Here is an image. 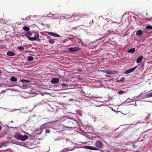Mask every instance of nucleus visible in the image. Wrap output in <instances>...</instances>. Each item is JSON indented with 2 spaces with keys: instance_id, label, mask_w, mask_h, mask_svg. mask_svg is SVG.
Segmentation results:
<instances>
[{
  "instance_id": "f257e3e1",
  "label": "nucleus",
  "mask_w": 152,
  "mask_h": 152,
  "mask_svg": "<svg viewBox=\"0 0 152 152\" xmlns=\"http://www.w3.org/2000/svg\"><path fill=\"white\" fill-rule=\"evenodd\" d=\"M94 145L95 147L87 146L86 148L91 150H98L103 148V144L101 141L97 140L95 143Z\"/></svg>"
},
{
  "instance_id": "f03ea898",
  "label": "nucleus",
  "mask_w": 152,
  "mask_h": 152,
  "mask_svg": "<svg viewBox=\"0 0 152 152\" xmlns=\"http://www.w3.org/2000/svg\"><path fill=\"white\" fill-rule=\"evenodd\" d=\"M31 36L33 37H31L29 38V39L31 41H34L39 38V34L35 32H32L31 33Z\"/></svg>"
},
{
  "instance_id": "7ed1b4c3",
  "label": "nucleus",
  "mask_w": 152,
  "mask_h": 152,
  "mask_svg": "<svg viewBox=\"0 0 152 152\" xmlns=\"http://www.w3.org/2000/svg\"><path fill=\"white\" fill-rule=\"evenodd\" d=\"M137 66H136L134 67L133 68H131L127 70H126L125 72V74H128L130 73H131L132 72H133L134 70H135L137 68Z\"/></svg>"
},
{
  "instance_id": "20e7f679",
  "label": "nucleus",
  "mask_w": 152,
  "mask_h": 152,
  "mask_svg": "<svg viewBox=\"0 0 152 152\" xmlns=\"http://www.w3.org/2000/svg\"><path fill=\"white\" fill-rule=\"evenodd\" d=\"M140 141L137 140L135 141L133 143V144L132 145V146L133 148H137L139 144V143H140Z\"/></svg>"
},
{
  "instance_id": "39448f33",
  "label": "nucleus",
  "mask_w": 152,
  "mask_h": 152,
  "mask_svg": "<svg viewBox=\"0 0 152 152\" xmlns=\"http://www.w3.org/2000/svg\"><path fill=\"white\" fill-rule=\"evenodd\" d=\"M59 81V79L57 78H52L51 80V82L52 83L56 84Z\"/></svg>"
},
{
  "instance_id": "423d86ee",
  "label": "nucleus",
  "mask_w": 152,
  "mask_h": 152,
  "mask_svg": "<svg viewBox=\"0 0 152 152\" xmlns=\"http://www.w3.org/2000/svg\"><path fill=\"white\" fill-rule=\"evenodd\" d=\"M80 48L78 47H75L74 48H70L69 49V50L71 52L76 51L79 50Z\"/></svg>"
},
{
  "instance_id": "0eeeda50",
  "label": "nucleus",
  "mask_w": 152,
  "mask_h": 152,
  "mask_svg": "<svg viewBox=\"0 0 152 152\" xmlns=\"http://www.w3.org/2000/svg\"><path fill=\"white\" fill-rule=\"evenodd\" d=\"M20 137V140H21L22 141H25L28 138V137L26 135H25L24 136L21 135Z\"/></svg>"
},
{
  "instance_id": "6e6552de",
  "label": "nucleus",
  "mask_w": 152,
  "mask_h": 152,
  "mask_svg": "<svg viewBox=\"0 0 152 152\" xmlns=\"http://www.w3.org/2000/svg\"><path fill=\"white\" fill-rule=\"evenodd\" d=\"M142 31L141 30H139L137 31L136 35L137 36H140L142 35Z\"/></svg>"
},
{
  "instance_id": "1a4fd4ad",
  "label": "nucleus",
  "mask_w": 152,
  "mask_h": 152,
  "mask_svg": "<svg viewBox=\"0 0 152 152\" xmlns=\"http://www.w3.org/2000/svg\"><path fill=\"white\" fill-rule=\"evenodd\" d=\"M7 54L9 56H12L15 55V53L13 52L9 51L7 53Z\"/></svg>"
},
{
  "instance_id": "9d476101",
  "label": "nucleus",
  "mask_w": 152,
  "mask_h": 152,
  "mask_svg": "<svg viewBox=\"0 0 152 152\" xmlns=\"http://www.w3.org/2000/svg\"><path fill=\"white\" fill-rule=\"evenodd\" d=\"M143 58V56H141L137 58V59L136 62L137 63H140Z\"/></svg>"
},
{
  "instance_id": "9b49d317",
  "label": "nucleus",
  "mask_w": 152,
  "mask_h": 152,
  "mask_svg": "<svg viewBox=\"0 0 152 152\" xmlns=\"http://www.w3.org/2000/svg\"><path fill=\"white\" fill-rule=\"evenodd\" d=\"M21 135L18 133H16L15 135V137L17 140H20Z\"/></svg>"
},
{
  "instance_id": "f8f14e48",
  "label": "nucleus",
  "mask_w": 152,
  "mask_h": 152,
  "mask_svg": "<svg viewBox=\"0 0 152 152\" xmlns=\"http://www.w3.org/2000/svg\"><path fill=\"white\" fill-rule=\"evenodd\" d=\"M31 32H28L25 34V36L28 38V39L29 38L31 37Z\"/></svg>"
},
{
  "instance_id": "ddd939ff",
  "label": "nucleus",
  "mask_w": 152,
  "mask_h": 152,
  "mask_svg": "<svg viewBox=\"0 0 152 152\" xmlns=\"http://www.w3.org/2000/svg\"><path fill=\"white\" fill-rule=\"evenodd\" d=\"M135 51V48H132L130 49L128 51V52L129 53H134Z\"/></svg>"
},
{
  "instance_id": "4468645a",
  "label": "nucleus",
  "mask_w": 152,
  "mask_h": 152,
  "mask_svg": "<svg viewBox=\"0 0 152 152\" xmlns=\"http://www.w3.org/2000/svg\"><path fill=\"white\" fill-rule=\"evenodd\" d=\"M10 80H11L14 82H16L17 81V79L14 77H11Z\"/></svg>"
},
{
  "instance_id": "2eb2a0df",
  "label": "nucleus",
  "mask_w": 152,
  "mask_h": 152,
  "mask_svg": "<svg viewBox=\"0 0 152 152\" xmlns=\"http://www.w3.org/2000/svg\"><path fill=\"white\" fill-rule=\"evenodd\" d=\"M20 81L21 82L24 83H28L30 81L29 80L24 79H22Z\"/></svg>"
},
{
  "instance_id": "dca6fc26",
  "label": "nucleus",
  "mask_w": 152,
  "mask_h": 152,
  "mask_svg": "<svg viewBox=\"0 0 152 152\" xmlns=\"http://www.w3.org/2000/svg\"><path fill=\"white\" fill-rule=\"evenodd\" d=\"M23 29L26 31H28L30 30V28L26 26H24L23 27Z\"/></svg>"
},
{
  "instance_id": "f3484780",
  "label": "nucleus",
  "mask_w": 152,
  "mask_h": 152,
  "mask_svg": "<svg viewBox=\"0 0 152 152\" xmlns=\"http://www.w3.org/2000/svg\"><path fill=\"white\" fill-rule=\"evenodd\" d=\"M33 60V58L32 56H29L28 58V60L29 61H31Z\"/></svg>"
},
{
  "instance_id": "a211bd4d",
  "label": "nucleus",
  "mask_w": 152,
  "mask_h": 152,
  "mask_svg": "<svg viewBox=\"0 0 152 152\" xmlns=\"http://www.w3.org/2000/svg\"><path fill=\"white\" fill-rule=\"evenodd\" d=\"M104 72L109 74H111L112 73V71L110 70H105L104 71Z\"/></svg>"
},
{
  "instance_id": "6ab92c4d",
  "label": "nucleus",
  "mask_w": 152,
  "mask_h": 152,
  "mask_svg": "<svg viewBox=\"0 0 152 152\" xmlns=\"http://www.w3.org/2000/svg\"><path fill=\"white\" fill-rule=\"evenodd\" d=\"M48 41L51 44H53L54 43V40L52 39H49Z\"/></svg>"
},
{
  "instance_id": "aec40b11",
  "label": "nucleus",
  "mask_w": 152,
  "mask_h": 152,
  "mask_svg": "<svg viewBox=\"0 0 152 152\" xmlns=\"http://www.w3.org/2000/svg\"><path fill=\"white\" fill-rule=\"evenodd\" d=\"M146 96L147 97H152V93H151L147 94L146 95Z\"/></svg>"
},
{
  "instance_id": "412c9836",
  "label": "nucleus",
  "mask_w": 152,
  "mask_h": 152,
  "mask_svg": "<svg viewBox=\"0 0 152 152\" xmlns=\"http://www.w3.org/2000/svg\"><path fill=\"white\" fill-rule=\"evenodd\" d=\"M146 28L147 29H152V26L150 25H148L146 26Z\"/></svg>"
},
{
  "instance_id": "4be33fe9",
  "label": "nucleus",
  "mask_w": 152,
  "mask_h": 152,
  "mask_svg": "<svg viewBox=\"0 0 152 152\" xmlns=\"http://www.w3.org/2000/svg\"><path fill=\"white\" fill-rule=\"evenodd\" d=\"M18 48L19 50H22L24 49V47L22 46H19L18 47Z\"/></svg>"
},
{
  "instance_id": "5701e85b",
  "label": "nucleus",
  "mask_w": 152,
  "mask_h": 152,
  "mask_svg": "<svg viewBox=\"0 0 152 152\" xmlns=\"http://www.w3.org/2000/svg\"><path fill=\"white\" fill-rule=\"evenodd\" d=\"M53 36L56 37H60L59 35L57 34L54 33L53 34V35H52Z\"/></svg>"
},
{
  "instance_id": "b1692460",
  "label": "nucleus",
  "mask_w": 152,
  "mask_h": 152,
  "mask_svg": "<svg viewBox=\"0 0 152 152\" xmlns=\"http://www.w3.org/2000/svg\"><path fill=\"white\" fill-rule=\"evenodd\" d=\"M124 92V91H120L118 92V94H123V93Z\"/></svg>"
},
{
  "instance_id": "393cba45",
  "label": "nucleus",
  "mask_w": 152,
  "mask_h": 152,
  "mask_svg": "<svg viewBox=\"0 0 152 152\" xmlns=\"http://www.w3.org/2000/svg\"><path fill=\"white\" fill-rule=\"evenodd\" d=\"M61 85L62 86H63V87H65V86H67V85L65 83H62V84H61Z\"/></svg>"
},
{
  "instance_id": "a878e982",
  "label": "nucleus",
  "mask_w": 152,
  "mask_h": 152,
  "mask_svg": "<svg viewBox=\"0 0 152 152\" xmlns=\"http://www.w3.org/2000/svg\"><path fill=\"white\" fill-rule=\"evenodd\" d=\"M50 131L48 129H47L45 130V132L46 133H49L50 132Z\"/></svg>"
},
{
  "instance_id": "bb28decb",
  "label": "nucleus",
  "mask_w": 152,
  "mask_h": 152,
  "mask_svg": "<svg viewBox=\"0 0 152 152\" xmlns=\"http://www.w3.org/2000/svg\"><path fill=\"white\" fill-rule=\"evenodd\" d=\"M53 34H54V33H52V32H50L49 33V34L50 35H51V36H53L52 35H53Z\"/></svg>"
},
{
  "instance_id": "cd10ccee",
  "label": "nucleus",
  "mask_w": 152,
  "mask_h": 152,
  "mask_svg": "<svg viewBox=\"0 0 152 152\" xmlns=\"http://www.w3.org/2000/svg\"><path fill=\"white\" fill-rule=\"evenodd\" d=\"M109 34V33H108H108H106L105 34V36H107V35H108V34Z\"/></svg>"
},
{
  "instance_id": "c85d7f7f",
  "label": "nucleus",
  "mask_w": 152,
  "mask_h": 152,
  "mask_svg": "<svg viewBox=\"0 0 152 152\" xmlns=\"http://www.w3.org/2000/svg\"><path fill=\"white\" fill-rule=\"evenodd\" d=\"M55 122V121H51V122H49L48 123H52V122Z\"/></svg>"
},
{
  "instance_id": "c756f323",
  "label": "nucleus",
  "mask_w": 152,
  "mask_h": 152,
  "mask_svg": "<svg viewBox=\"0 0 152 152\" xmlns=\"http://www.w3.org/2000/svg\"><path fill=\"white\" fill-rule=\"evenodd\" d=\"M1 129V126L0 125V130Z\"/></svg>"
},
{
  "instance_id": "7c9ffc66",
  "label": "nucleus",
  "mask_w": 152,
  "mask_h": 152,
  "mask_svg": "<svg viewBox=\"0 0 152 152\" xmlns=\"http://www.w3.org/2000/svg\"><path fill=\"white\" fill-rule=\"evenodd\" d=\"M148 20H151V18H150L149 19H148Z\"/></svg>"
},
{
  "instance_id": "2f4dec72",
  "label": "nucleus",
  "mask_w": 152,
  "mask_h": 152,
  "mask_svg": "<svg viewBox=\"0 0 152 152\" xmlns=\"http://www.w3.org/2000/svg\"><path fill=\"white\" fill-rule=\"evenodd\" d=\"M105 76H107V77H108V75H105Z\"/></svg>"
},
{
  "instance_id": "473e14b6",
  "label": "nucleus",
  "mask_w": 152,
  "mask_h": 152,
  "mask_svg": "<svg viewBox=\"0 0 152 152\" xmlns=\"http://www.w3.org/2000/svg\"><path fill=\"white\" fill-rule=\"evenodd\" d=\"M78 71H80V70H78Z\"/></svg>"
},
{
  "instance_id": "72a5a7b5",
  "label": "nucleus",
  "mask_w": 152,
  "mask_h": 152,
  "mask_svg": "<svg viewBox=\"0 0 152 152\" xmlns=\"http://www.w3.org/2000/svg\"><path fill=\"white\" fill-rule=\"evenodd\" d=\"M94 97V98H97V97Z\"/></svg>"
},
{
  "instance_id": "f704fd0d",
  "label": "nucleus",
  "mask_w": 152,
  "mask_h": 152,
  "mask_svg": "<svg viewBox=\"0 0 152 152\" xmlns=\"http://www.w3.org/2000/svg\"><path fill=\"white\" fill-rule=\"evenodd\" d=\"M123 79H124V77H123Z\"/></svg>"
}]
</instances>
